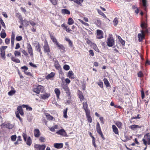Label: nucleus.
Here are the masks:
<instances>
[{
	"label": "nucleus",
	"mask_w": 150,
	"mask_h": 150,
	"mask_svg": "<svg viewBox=\"0 0 150 150\" xmlns=\"http://www.w3.org/2000/svg\"><path fill=\"white\" fill-rule=\"evenodd\" d=\"M106 42L108 46L110 47H112L114 45L115 41L112 35L109 34Z\"/></svg>",
	"instance_id": "1"
},
{
	"label": "nucleus",
	"mask_w": 150,
	"mask_h": 150,
	"mask_svg": "<svg viewBox=\"0 0 150 150\" xmlns=\"http://www.w3.org/2000/svg\"><path fill=\"white\" fill-rule=\"evenodd\" d=\"M17 110L18 111L15 112L16 117L18 118L20 121H21L22 119L20 117L19 113H20L21 116H23L24 114V112L23 111L22 106H18L17 108Z\"/></svg>",
	"instance_id": "2"
},
{
	"label": "nucleus",
	"mask_w": 150,
	"mask_h": 150,
	"mask_svg": "<svg viewBox=\"0 0 150 150\" xmlns=\"http://www.w3.org/2000/svg\"><path fill=\"white\" fill-rule=\"evenodd\" d=\"M33 91L38 94L40 93H42L44 92V88L42 86L39 85L36 87L33 88Z\"/></svg>",
	"instance_id": "3"
},
{
	"label": "nucleus",
	"mask_w": 150,
	"mask_h": 150,
	"mask_svg": "<svg viewBox=\"0 0 150 150\" xmlns=\"http://www.w3.org/2000/svg\"><path fill=\"white\" fill-rule=\"evenodd\" d=\"M16 14L19 16L18 18L20 20L21 24L23 25L24 24L25 26H27L29 25V22L26 20H23V18L20 14L17 13Z\"/></svg>",
	"instance_id": "4"
},
{
	"label": "nucleus",
	"mask_w": 150,
	"mask_h": 150,
	"mask_svg": "<svg viewBox=\"0 0 150 150\" xmlns=\"http://www.w3.org/2000/svg\"><path fill=\"white\" fill-rule=\"evenodd\" d=\"M7 48V46H2L0 47V55L4 59H5V50Z\"/></svg>",
	"instance_id": "5"
},
{
	"label": "nucleus",
	"mask_w": 150,
	"mask_h": 150,
	"mask_svg": "<svg viewBox=\"0 0 150 150\" xmlns=\"http://www.w3.org/2000/svg\"><path fill=\"white\" fill-rule=\"evenodd\" d=\"M27 48L28 53L30 55L31 57H33V50L31 45L30 43H28L27 44Z\"/></svg>",
	"instance_id": "6"
},
{
	"label": "nucleus",
	"mask_w": 150,
	"mask_h": 150,
	"mask_svg": "<svg viewBox=\"0 0 150 150\" xmlns=\"http://www.w3.org/2000/svg\"><path fill=\"white\" fill-rule=\"evenodd\" d=\"M144 144L145 145L147 144H150V137L149 138L148 135H146L144 136V138L143 139Z\"/></svg>",
	"instance_id": "7"
},
{
	"label": "nucleus",
	"mask_w": 150,
	"mask_h": 150,
	"mask_svg": "<svg viewBox=\"0 0 150 150\" xmlns=\"http://www.w3.org/2000/svg\"><path fill=\"white\" fill-rule=\"evenodd\" d=\"M138 40L139 42L142 41L143 39L144 38L145 35L144 30L141 31V33H139L138 34Z\"/></svg>",
	"instance_id": "8"
},
{
	"label": "nucleus",
	"mask_w": 150,
	"mask_h": 150,
	"mask_svg": "<svg viewBox=\"0 0 150 150\" xmlns=\"http://www.w3.org/2000/svg\"><path fill=\"white\" fill-rule=\"evenodd\" d=\"M97 38L98 39H101L103 38V33L101 30H97Z\"/></svg>",
	"instance_id": "9"
},
{
	"label": "nucleus",
	"mask_w": 150,
	"mask_h": 150,
	"mask_svg": "<svg viewBox=\"0 0 150 150\" xmlns=\"http://www.w3.org/2000/svg\"><path fill=\"white\" fill-rule=\"evenodd\" d=\"M43 48L44 51L45 53H49L50 52V49L47 42H45Z\"/></svg>",
	"instance_id": "10"
},
{
	"label": "nucleus",
	"mask_w": 150,
	"mask_h": 150,
	"mask_svg": "<svg viewBox=\"0 0 150 150\" xmlns=\"http://www.w3.org/2000/svg\"><path fill=\"white\" fill-rule=\"evenodd\" d=\"M34 147L38 149L39 150H44L46 147V146L45 144L41 145L36 144L34 145Z\"/></svg>",
	"instance_id": "11"
},
{
	"label": "nucleus",
	"mask_w": 150,
	"mask_h": 150,
	"mask_svg": "<svg viewBox=\"0 0 150 150\" xmlns=\"http://www.w3.org/2000/svg\"><path fill=\"white\" fill-rule=\"evenodd\" d=\"M37 45L35 46V48L36 51L39 52L40 56H42V53L41 50V46L38 42H36Z\"/></svg>",
	"instance_id": "12"
},
{
	"label": "nucleus",
	"mask_w": 150,
	"mask_h": 150,
	"mask_svg": "<svg viewBox=\"0 0 150 150\" xmlns=\"http://www.w3.org/2000/svg\"><path fill=\"white\" fill-rule=\"evenodd\" d=\"M56 133L58 134L61 135L64 137H67V136L66 133L63 129H61L57 131V132Z\"/></svg>",
	"instance_id": "13"
},
{
	"label": "nucleus",
	"mask_w": 150,
	"mask_h": 150,
	"mask_svg": "<svg viewBox=\"0 0 150 150\" xmlns=\"http://www.w3.org/2000/svg\"><path fill=\"white\" fill-rule=\"evenodd\" d=\"M82 104L83 105V108L85 110L86 113L90 112L89 110L88 109V106L87 102H83Z\"/></svg>",
	"instance_id": "14"
},
{
	"label": "nucleus",
	"mask_w": 150,
	"mask_h": 150,
	"mask_svg": "<svg viewBox=\"0 0 150 150\" xmlns=\"http://www.w3.org/2000/svg\"><path fill=\"white\" fill-rule=\"evenodd\" d=\"M41 97L42 98L45 100L48 98L50 96V94L49 93H43L41 94Z\"/></svg>",
	"instance_id": "15"
},
{
	"label": "nucleus",
	"mask_w": 150,
	"mask_h": 150,
	"mask_svg": "<svg viewBox=\"0 0 150 150\" xmlns=\"http://www.w3.org/2000/svg\"><path fill=\"white\" fill-rule=\"evenodd\" d=\"M34 136L36 137H38L40 135V132L38 129H35L34 130Z\"/></svg>",
	"instance_id": "16"
},
{
	"label": "nucleus",
	"mask_w": 150,
	"mask_h": 150,
	"mask_svg": "<svg viewBox=\"0 0 150 150\" xmlns=\"http://www.w3.org/2000/svg\"><path fill=\"white\" fill-rule=\"evenodd\" d=\"M50 36L51 39L53 42L54 43V44H55L56 45L58 43V42L57 41L56 39L53 35L52 33H50Z\"/></svg>",
	"instance_id": "17"
},
{
	"label": "nucleus",
	"mask_w": 150,
	"mask_h": 150,
	"mask_svg": "<svg viewBox=\"0 0 150 150\" xmlns=\"http://www.w3.org/2000/svg\"><path fill=\"white\" fill-rule=\"evenodd\" d=\"M142 126H141L135 125H132L129 127L131 129L133 130H135L137 128H140Z\"/></svg>",
	"instance_id": "18"
},
{
	"label": "nucleus",
	"mask_w": 150,
	"mask_h": 150,
	"mask_svg": "<svg viewBox=\"0 0 150 150\" xmlns=\"http://www.w3.org/2000/svg\"><path fill=\"white\" fill-rule=\"evenodd\" d=\"M56 45L57 46L59 49H60V50L62 52H64L65 51V47L62 44H59V43Z\"/></svg>",
	"instance_id": "19"
},
{
	"label": "nucleus",
	"mask_w": 150,
	"mask_h": 150,
	"mask_svg": "<svg viewBox=\"0 0 150 150\" xmlns=\"http://www.w3.org/2000/svg\"><path fill=\"white\" fill-rule=\"evenodd\" d=\"M54 66L56 69L58 70L61 69V67L58 61L57 60L55 61Z\"/></svg>",
	"instance_id": "20"
},
{
	"label": "nucleus",
	"mask_w": 150,
	"mask_h": 150,
	"mask_svg": "<svg viewBox=\"0 0 150 150\" xmlns=\"http://www.w3.org/2000/svg\"><path fill=\"white\" fill-rule=\"evenodd\" d=\"M63 144L62 143H55L54 144V147L56 148L60 149L63 147Z\"/></svg>",
	"instance_id": "21"
},
{
	"label": "nucleus",
	"mask_w": 150,
	"mask_h": 150,
	"mask_svg": "<svg viewBox=\"0 0 150 150\" xmlns=\"http://www.w3.org/2000/svg\"><path fill=\"white\" fill-rule=\"evenodd\" d=\"M4 126L5 127H6L9 129H12L13 127V125L9 123H7L6 124H4Z\"/></svg>",
	"instance_id": "22"
},
{
	"label": "nucleus",
	"mask_w": 150,
	"mask_h": 150,
	"mask_svg": "<svg viewBox=\"0 0 150 150\" xmlns=\"http://www.w3.org/2000/svg\"><path fill=\"white\" fill-rule=\"evenodd\" d=\"M86 115L87 118V120L88 122L91 123L92 122V118L91 116L90 115V112H87L86 113Z\"/></svg>",
	"instance_id": "23"
},
{
	"label": "nucleus",
	"mask_w": 150,
	"mask_h": 150,
	"mask_svg": "<svg viewBox=\"0 0 150 150\" xmlns=\"http://www.w3.org/2000/svg\"><path fill=\"white\" fill-rule=\"evenodd\" d=\"M113 132L116 134H118L119 132L117 128L114 125H113L112 126Z\"/></svg>",
	"instance_id": "24"
},
{
	"label": "nucleus",
	"mask_w": 150,
	"mask_h": 150,
	"mask_svg": "<svg viewBox=\"0 0 150 150\" xmlns=\"http://www.w3.org/2000/svg\"><path fill=\"white\" fill-rule=\"evenodd\" d=\"M6 33L5 32V30L4 29H2V31L0 33V36L2 38H4L6 36Z\"/></svg>",
	"instance_id": "25"
},
{
	"label": "nucleus",
	"mask_w": 150,
	"mask_h": 150,
	"mask_svg": "<svg viewBox=\"0 0 150 150\" xmlns=\"http://www.w3.org/2000/svg\"><path fill=\"white\" fill-rule=\"evenodd\" d=\"M67 76L69 77L70 79H74V74L72 71H70L68 72Z\"/></svg>",
	"instance_id": "26"
},
{
	"label": "nucleus",
	"mask_w": 150,
	"mask_h": 150,
	"mask_svg": "<svg viewBox=\"0 0 150 150\" xmlns=\"http://www.w3.org/2000/svg\"><path fill=\"white\" fill-rule=\"evenodd\" d=\"M78 96L81 101H82L84 99L83 95L81 92H79L78 94Z\"/></svg>",
	"instance_id": "27"
},
{
	"label": "nucleus",
	"mask_w": 150,
	"mask_h": 150,
	"mask_svg": "<svg viewBox=\"0 0 150 150\" xmlns=\"http://www.w3.org/2000/svg\"><path fill=\"white\" fill-rule=\"evenodd\" d=\"M96 129L98 133H99L101 132V129L99 123L98 122L97 123L96 125Z\"/></svg>",
	"instance_id": "28"
},
{
	"label": "nucleus",
	"mask_w": 150,
	"mask_h": 150,
	"mask_svg": "<svg viewBox=\"0 0 150 150\" xmlns=\"http://www.w3.org/2000/svg\"><path fill=\"white\" fill-rule=\"evenodd\" d=\"M62 14H69L70 12L67 9H63L62 10Z\"/></svg>",
	"instance_id": "29"
},
{
	"label": "nucleus",
	"mask_w": 150,
	"mask_h": 150,
	"mask_svg": "<svg viewBox=\"0 0 150 150\" xmlns=\"http://www.w3.org/2000/svg\"><path fill=\"white\" fill-rule=\"evenodd\" d=\"M11 59L12 61L15 62L17 63H20V61L18 59H16L14 57H11Z\"/></svg>",
	"instance_id": "30"
},
{
	"label": "nucleus",
	"mask_w": 150,
	"mask_h": 150,
	"mask_svg": "<svg viewBox=\"0 0 150 150\" xmlns=\"http://www.w3.org/2000/svg\"><path fill=\"white\" fill-rule=\"evenodd\" d=\"M115 124L119 129H121L122 128V124L121 122L117 121L115 123Z\"/></svg>",
	"instance_id": "31"
},
{
	"label": "nucleus",
	"mask_w": 150,
	"mask_h": 150,
	"mask_svg": "<svg viewBox=\"0 0 150 150\" xmlns=\"http://www.w3.org/2000/svg\"><path fill=\"white\" fill-rule=\"evenodd\" d=\"M54 92L56 94L57 98H59L60 93V91L57 88H56L54 90Z\"/></svg>",
	"instance_id": "32"
},
{
	"label": "nucleus",
	"mask_w": 150,
	"mask_h": 150,
	"mask_svg": "<svg viewBox=\"0 0 150 150\" xmlns=\"http://www.w3.org/2000/svg\"><path fill=\"white\" fill-rule=\"evenodd\" d=\"M103 81L104 82V83L105 85H106V87H108L110 86V84L109 83L108 81V80L106 78H104L103 79Z\"/></svg>",
	"instance_id": "33"
},
{
	"label": "nucleus",
	"mask_w": 150,
	"mask_h": 150,
	"mask_svg": "<svg viewBox=\"0 0 150 150\" xmlns=\"http://www.w3.org/2000/svg\"><path fill=\"white\" fill-rule=\"evenodd\" d=\"M46 116L47 119L50 120H53L54 119V117L52 116L49 114H46Z\"/></svg>",
	"instance_id": "34"
},
{
	"label": "nucleus",
	"mask_w": 150,
	"mask_h": 150,
	"mask_svg": "<svg viewBox=\"0 0 150 150\" xmlns=\"http://www.w3.org/2000/svg\"><path fill=\"white\" fill-rule=\"evenodd\" d=\"M20 50L24 54L25 56L26 57H28V54L24 50L21 48Z\"/></svg>",
	"instance_id": "35"
},
{
	"label": "nucleus",
	"mask_w": 150,
	"mask_h": 150,
	"mask_svg": "<svg viewBox=\"0 0 150 150\" xmlns=\"http://www.w3.org/2000/svg\"><path fill=\"white\" fill-rule=\"evenodd\" d=\"M32 143V141L30 137H29L27 139L26 144L27 145L29 146H30Z\"/></svg>",
	"instance_id": "36"
},
{
	"label": "nucleus",
	"mask_w": 150,
	"mask_h": 150,
	"mask_svg": "<svg viewBox=\"0 0 150 150\" xmlns=\"http://www.w3.org/2000/svg\"><path fill=\"white\" fill-rule=\"evenodd\" d=\"M74 23V20L71 18H69L68 19V22L67 23L69 25H71Z\"/></svg>",
	"instance_id": "37"
},
{
	"label": "nucleus",
	"mask_w": 150,
	"mask_h": 150,
	"mask_svg": "<svg viewBox=\"0 0 150 150\" xmlns=\"http://www.w3.org/2000/svg\"><path fill=\"white\" fill-rule=\"evenodd\" d=\"M141 26L143 29H146L147 27V24L145 22H142Z\"/></svg>",
	"instance_id": "38"
},
{
	"label": "nucleus",
	"mask_w": 150,
	"mask_h": 150,
	"mask_svg": "<svg viewBox=\"0 0 150 150\" xmlns=\"http://www.w3.org/2000/svg\"><path fill=\"white\" fill-rule=\"evenodd\" d=\"M54 75V73L53 72H52L50 74H49L47 76V79H50L53 77Z\"/></svg>",
	"instance_id": "39"
},
{
	"label": "nucleus",
	"mask_w": 150,
	"mask_h": 150,
	"mask_svg": "<svg viewBox=\"0 0 150 150\" xmlns=\"http://www.w3.org/2000/svg\"><path fill=\"white\" fill-rule=\"evenodd\" d=\"M68 110V108H66V109L64 110L63 111V114L64 117L66 118H67L68 117V116L67 115V110Z\"/></svg>",
	"instance_id": "40"
},
{
	"label": "nucleus",
	"mask_w": 150,
	"mask_h": 150,
	"mask_svg": "<svg viewBox=\"0 0 150 150\" xmlns=\"http://www.w3.org/2000/svg\"><path fill=\"white\" fill-rule=\"evenodd\" d=\"M98 12L99 14L102 16L104 18H107V17L105 15L103 12H102L99 9H98Z\"/></svg>",
	"instance_id": "41"
},
{
	"label": "nucleus",
	"mask_w": 150,
	"mask_h": 150,
	"mask_svg": "<svg viewBox=\"0 0 150 150\" xmlns=\"http://www.w3.org/2000/svg\"><path fill=\"white\" fill-rule=\"evenodd\" d=\"M95 23L98 26H100L101 25L100 21L98 18L96 19V21L95 22Z\"/></svg>",
	"instance_id": "42"
},
{
	"label": "nucleus",
	"mask_w": 150,
	"mask_h": 150,
	"mask_svg": "<svg viewBox=\"0 0 150 150\" xmlns=\"http://www.w3.org/2000/svg\"><path fill=\"white\" fill-rule=\"evenodd\" d=\"M65 40L67 41L68 42L69 46L70 47H72V45H73L71 41L70 40V39H69V38H66Z\"/></svg>",
	"instance_id": "43"
},
{
	"label": "nucleus",
	"mask_w": 150,
	"mask_h": 150,
	"mask_svg": "<svg viewBox=\"0 0 150 150\" xmlns=\"http://www.w3.org/2000/svg\"><path fill=\"white\" fill-rule=\"evenodd\" d=\"M14 54L16 57H19L21 55V53L19 51L16 50L14 52Z\"/></svg>",
	"instance_id": "44"
},
{
	"label": "nucleus",
	"mask_w": 150,
	"mask_h": 150,
	"mask_svg": "<svg viewBox=\"0 0 150 150\" xmlns=\"http://www.w3.org/2000/svg\"><path fill=\"white\" fill-rule=\"evenodd\" d=\"M74 2L79 5H81L83 1V0H76Z\"/></svg>",
	"instance_id": "45"
},
{
	"label": "nucleus",
	"mask_w": 150,
	"mask_h": 150,
	"mask_svg": "<svg viewBox=\"0 0 150 150\" xmlns=\"http://www.w3.org/2000/svg\"><path fill=\"white\" fill-rule=\"evenodd\" d=\"M62 88L65 91H66L67 93L69 91V90L67 86L65 85H63L62 86Z\"/></svg>",
	"instance_id": "46"
},
{
	"label": "nucleus",
	"mask_w": 150,
	"mask_h": 150,
	"mask_svg": "<svg viewBox=\"0 0 150 150\" xmlns=\"http://www.w3.org/2000/svg\"><path fill=\"white\" fill-rule=\"evenodd\" d=\"M0 22L1 24L2 25V26L4 27V28L5 29L6 28L5 25L4 23L3 20L1 18H0Z\"/></svg>",
	"instance_id": "47"
},
{
	"label": "nucleus",
	"mask_w": 150,
	"mask_h": 150,
	"mask_svg": "<svg viewBox=\"0 0 150 150\" xmlns=\"http://www.w3.org/2000/svg\"><path fill=\"white\" fill-rule=\"evenodd\" d=\"M22 39V37L21 36H17L16 37V40L17 41H20Z\"/></svg>",
	"instance_id": "48"
},
{
	"label": "nucleus",
	"mask_w": 150,
	"mask_h": 150,
	"mask_svg": "<svg viewBox=\"0 0 150 150\" xmlns=\"http://www.w3.org/2000/svg\"><path fill=\"white\" fill-rule=\"evenodd\" d=\"M79 21L81 22L82 24L84 25H85L88 26H89V25L87 23L84 22L82 20L79 19Z\"/></svg>",
	"instance_id": "49"
},
{
	"label": "nucleus",
	"mask_w": 150,
	"mask_h": 150,
	"mask_svg": "<svg viewBox=\"0 0 150 150\" xmlns=\"http://www.w3.org/2000/svg\"><path fill=\"white\" fill-rule=\"evenodd\" d=\"M63 68L66 70H69L70 67L68 65L65 64L63 67Z\"/></svg>",
	"instance_id": "50"
},
{
	"label": "nucleus",
	"mask_w": 150,
	"mask_h": 150,
	"mask_svg": "<svg viewBox=\"0 0 150 150\" xmlns=\"http://www.w3.org/2000/svg\"><path fill=\"white\" fill-rule=\"evenodd\" d=\"M39 140L41 142H45V138L42 137H41L39 138Z\"/></svg>",
	"instance_id": "51"
},
{
	"label": "nucleus",
	"mask_w": 150,
	"mask_h": 150,
	"mask_svg": "<svg viewBox=\"0 0 150 150\" xmlns=\"http://www.w3.org/2000/svg\"><path fill=\"white\" fill-rule=\"evenodd\" d=\"M95 139L94 137H92V144L95 147H97V146L95 143Z\"/></svg>",
	"instance_id": "52"
},
{
	"label": "nucleus",
	"mask_w": 150,
	"mask_h": 150,
	"mask_svg": "<svg viewBox=\"0 0 150 150\" xmlns=\"http://www.w3.org/2000/svg\"><path fill=\"white\" fill-rule=\"evenodd\" d=\"M11 140L13 141H15L16 139V135H12L11 137Z\"/></svg>",
	"instance_id": "53"
},
{
	"label": "nucleus",
	"mask_w": 150,
	"mask_h": 150,
	"mask_svg": "<svg viewBox=\"0 0 150 150\" xmlns=\"http://www.w3.org/2000/svg\"><path fill=\"white\" fill-rule=\"evenodd\" d=\"M15 93V91L11 90L8 92V94L9 96H11L14 94Z\"/></svg>",
	"instance_id": "54"
},
{
	"label": "nucleus",
	"mask_w": 150,
	"mask_h": 150,
	"mask_svg": "<svg viewBox=\"0 0 150 150\" xmlns=\"http://www.w3.org/2000/svg\"><path fill=\"white\" fill-rule=\"evenodd\" d=\"M113 22L114 23V25H115L118 24V21L117 19L115 18L114 19Z\"/></svg>",
	"instance_id": "55"
},
{
	"label": "nucleus",
	"mask_w": 150,
	"mask_h": 150,
	"mask_svg": "<svg viewBox=\"0 0 150 150\" xmlns=\"http://www.w3.org/2000/svg\"><path fill=\"white\" fill-rule=\"evenodd\" d=\"M50 1L53 5H57V0H50Z\"/></svg>",
	"instance_id": "56"
},
{
	"label": "nucleus",
	"mask_w": 150,
	"mask_h": 150,
	"mask_svg": "<svg viewBox=\"0 0 150 150\" xmlns=\"http://www.w3.org/2000/svg\"><path fill=\"white\" fill-rule=\"evenodd\" d=\"M92 46L93 47L94 49L97 52H98L99 50L98 47H97L96 45L95 44H93L92 45Z\"/></svg>",
	"instance_id": "57"
},
{
	"label": "nucleus",
	"mask_w": 150,
	"mask_h": 150,
	"mask_svg": "<svg viewBox=\"0 0 150 150\" xmlns=\"http://www.w3.org/2000/svg\"><path fill=\"white\" fill-rule=\"evenodd\" d=\"M98 84L101 88L103 87V83L102 81H99L98 82Z\"/></svg>",
	"instance_id": "58"
},
{
	"label": "nucleus",
	"mask_w": 150,
	"mask_h": 150,
	"mask_svg": "<svg viewBox=\"0 0 150 150\" xmlns=\"http://www.w3.org/2000/svg\"><path fill=\"white\" fill-rule=\"evenodd\" d=\"M61 27L62 28H64L63 29L65 30H66L67 28H68V26L64 23L63 24L61 25Z\"/></svg>",
	"instance_id": "59"
},
{
	"label": "nucleus",
	"mask_w": 150,
	"mask_h": 150,
	"mask_svg": "<svg viewBox=\"0 0 150 150\" xmlns=\"http://www.w3.org/2000/svg\"><path fill=\"white\" fill-rule=\"evenodd\" d=\"M142 2L143 3V6L144 7H146V0H142Z\"/></svg>",
	"instance_id": "60"
},
{
	"label": "nucleus",
	"mask_w": 150,
	"mask_h": 150,
	"mask_svg": "<svg viewBox=\"0 0 150 150\" xmlns=\"http://www.w3.org/2000/svg\"><path fill=\"white\" fill-rule=\"evenodd\" d=\"M15 36V34L14 32H12L11 39H14Z\"/></svg>",
	"instance_id": "61"
},
{
	"label": "nucleus",
	"mask_w": 150,
	"mask_h": 150,
	"mask_svg": "<svg viewBox=\"0 0 150 150\" xmlns=\"http://www.w3.org/2000/svg\"><path fill=\"white\" fill-rule=\"evenodd\" d=\"M21 69L24 70V72L28 69V67L26 66L21 67Z\"/></svg>",
	"instance_id": "62"
},
{
	"label": "nucleus",
	"mask_w": 150,
	"mask_h": 150,
	"mask_svg": "<svg viewBox=\"0 0 150 150\" xmlns=\"http://www.w3.org/2000/svg\"><path fill=\"white\" fill-rule=\"evenodd\" d=\"M141 95H142V99H143L144 98V92L143 91V89H142L141 91Z\"/></svg>",
	"instance_id": "63"
},
{
	"label": "nucleus",
	"mask_w": 150,
	"mask_h": 150,
	"mask_svg": "<svg viewBox=\"0 0 150 150\" xmlns=\"http://www.w3.org/2000/svg\"><path fill=\"white\" fill-rule=\"evenodd\" d=\"M10 40L9 39L6 38L5 40V42L7 44H8L10 42Z\"/></svg>",
	"instance_id": "64"
}]
</instances>
